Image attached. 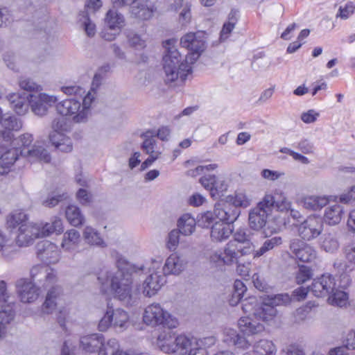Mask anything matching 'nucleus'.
I'll return each instance as SVG.
<instances>
[{
    "label": "nucleus",
    "instance_id": "nucleus-29",
    "mask_svg": "<svg viewBox=\"0 0 355 355\" xmlns=\"http://www.w3.org/2000/svg\"><path fill=\"white\" fill-rule=\"evenodd\" d=\"M80 243V235L78 231L71 229L67 231L62 238V248L69 252L77 251Z\"/></svg>",
    "mask_w": 355,
    "mask_h": 355
},
{
    "label": "nucleus",
    "instance_id": "nucleus-20",
    "mask_svg": "<svg viewBox=\"0 0 355 355\" xmlns=\"http://www.w3.org/2000/svg\"><path fill=\"white\" fill-rule=\"evenodd\" d=\"M205 40L201 33H189L184 35L180 40L181 45L192 52L191 56L198 58L205 49Z\"/></svg>",
    "mask_w": 355,
    "mask_h": 355
},
{
    "label": "nucleus",
    "instance_id": "nucleus-51",
    "mask_svg": "<svg viewBox=\"0 0 355 355\" xmlns=\"http://www.w3.org/2000/svg\"><path fill=\"white\" fill-rule=\"evenodd\" d=\"M274 193L275 194V207L280 211H288L291 207V203L284 193L279 189H275Z\"/></svg>",
    "mask_w": 355,
    "mask_h": 355
},
{
    "label": "nucleus",
    "instance_id": "nucleus-8",
    "mask_svg": "<svg viewBox=\"0 0 355 355\" xmlns=\"http://www.w3.org/2000/svg\"><path fill=\"white\" fill-rule=\"evenodd\" d=\"M92 105H85V98L83 103L75 98L62 101L56 105L57 112L62 116H72L75 123H85L90 114Z\"/></svg>",
    "mask_w": 355,
    "mask_h": 355
},
{
    "label": "nucleus",
    "instance_id": "nucleus-23",
    "mask_svg": "<svg viewBox=\"0 0 355 355\" xmlns=\"http://www.w3.org/2000/svg\"><path fill=\"white\" fill-rule=\"evenodd\" d=\"M187 261L185 258L177 253L171 254L166 259L164 265H162L161 270L165 275H178L185 268Z\"/></svg>",
    "mask_w": 355,
    "mask_h": 355
},
{
    "label": "nucleus",
    "instance_id": "nucleus-57",
    "mask_svg": "<svg viewBox=\"0 0 355 355\" xmlns=\"http://www.w3.org/2000/svg\"><path fill=\"white\" fill-rule=\"evenodd\" d=\"M275 194H266L256 207H260L261 210L266 211L267 214L271 211L272 208L275 207Z\"/></svg>",
    "mask_w": 355,
    "mask_h": 355
},
{
    "label": "nucleus",
    "instance_id": "nucleus-60",
    "mask_svg": "<svg viewBox=\"0 0 355 355\" xmlns=\"http://www.w3.org/2000/svg\"><path fill=\"white\" fill-rule=\"evenodd\" d=\"M218 168V164H210L205 166H198L194 169H191L187 171V175L191 177H196L200 174H203L205 171H214Z\"/></svg>",
    "mask_w": 355,
    "mask_h": 355
},
{
    "label": "nucleus",
    "instance_id": "nucleus-1",
    "mask_svg": "<svg viewBox=\"0 0 355 355\" xmlns=\"http://www.w3.org/2000/svg\"><path fill=\"white\" fill-rule=\"evenodd\" d=\"M30 275L31 280L20 278L16 281L15 286L20 300L24 303L33 302L38 298L41 289H48L42 311L51 313L62 295V288L57 284L56 271L46 265L37 264L31 268Z\"/></svg>",
    "mask_w": 355,
    "mask_h": 355
},
{
    "label": "nucleus",
    "instance_id": "nucleus-9",
    "mask_svg": "<svg viewBox=\"0 0 355 355\" xmlns=\"http://www.w3.org/2000/svg\"><path fill=\"white\" fill-rule=\"evenodd\" d=\"M63 116L55 118L53 120V131L49 135V139L58 150L64 153H69L73 149L72 141L64 132L70 130V124L68 120Z\"/></svg>",
    "mask_w": 355,
    "mask_h": 355
},
{
    "label": "nucleus",
    "instance_id": "nucleus-35",
    "mask_svg": "<svg viewBox=\"0 0 355 355\" xmlns=\"http://www.w3.org/2000/svg\"><path fill=\"white\" fill-rule=\"evenodd\" d=\"M251 352L254 355H275L277 349L271 340L261 339L253 344Z\"/></svg>",
    "mask_w": 355,
    "mask_h": 355
},
{
    "label": "nucleus",
    "instance_id": "nucleus-18",
    "mask_svg": "<svg viewBox=\"0 0 355 355\" xmlns=\"http://www.w3.org/2000/svg\"><path fill=\"white\" fill-rule=\"evenodd\" d=\"M0 124L4 130L1 131V136L3 141L10 142L13 137L12 131H18L22 128V121L14 116L3 114L0 107Z\"/></svg>",
    "mask_w": 355,
    "mask_h": 355
},
{
    "label": "nucleus",
    "instance_id": "nucleus-2",
    "mask_svg": "<svg viewBox=\"0 0 355 355\" xmlns=\"http://www.w3.org/2000/svg\"><path fill=\"white\" fill-rule=\"evenodd\" d=\"M33 141V135L25 133L0 146L2 151L6 150L0 157V175L7 173L19 155L29 156L45 163L50 162L51 156L43 146L34 145L29 148Z\"/></svg>",
    "mask_w": 355,
    "mask_h": 355
},
{
    "label": "nucleus",
    "instance_id": "nucleus-44",
    "mask_svg": "<svg viewBox=\"0 0 355 355\" xmlns=\"http://www.w3.org/2000/svg\"><path fill=\"white\" fill-rule=\"evenodd\" d=\"M255 317L260 320L268 322L272 320L277 315V309L270 305L268 302L259 304L257 312H254Z\"/></svg>",
    "mask_w": 355,
    "mask_h": 355
},
{
    "label": "nucleus",
    "instance_id": "nucleus-26",
    "mask_svg": "<svg viewBox=\"0 0 355 355\" xmlns=\"http://www.w3.org/2000/svg\"><path fill=\"white\" fill-rule=\"evenodd\" d=\"M105 338L100 334H92L82 336L80 339V348L88 353L99 351Z\"/></svg>",
    "mask_w": 355,
    "mask_h": 355
},
{
    "label": "nucleus",
    "instance_id": "nucleus-42",
    "mask_svg": "<svg viewBox=\"0 0 355 355\" xmlns=\"http://www.w3.org/2000/svg\"><path fill=\"white\" fill-rule=\"evenodd\" d=\"M13 306L12 303L0 304V337L6 324L14 318Z\"/></svg>",
    "mask_w": 355,
    "mask_h": 355
},
{
    "label": "nucleus",
    "instance_id": "nucleus-34",
    "mask_svg": "<svg viewBox=\"0 0 355 355\" xmlns=\"http://www.w3.org/2000/svg\"><path fill=\"white\" fill-rule=\"evenodd\" d=\"M268 214L266 211L261 210L260 207H254L249 214L250 227L259 230L265 226Z\"/></svg>",
    "mask_w": 355,
    "mask_h": 355
},
{
    "label": "nucleus",
    "instance_id": "nucleus-11",
    "mask_svg": "<svg viewBox=\"0 0 355 355\" xmlns=\"http://www.w3.org/2000/svg\"><path fill=\"white\" fill-rule=\"evenodd\" d=\"M193 345H198V343L194 338L179 335L173 341L166 340L161 343L159 347L165 353L186 355Z\"/></svg>",
    "mask_w": 355,
    "mask_h": 355
},
{
    "label": "nucleus",
    "instance_id": "nucleus-52",
    "mask_svg": "<svg viewBox=\"0 0 355 355\" xmlns=\"http://www.w3.org/2000/svg\"><path fill=\"white\" fill-rule=\"evenodd\" d=\"M79 23L80 26L84 29L88 37H93L96 34V25L92 21L88 16V13L83 12L80 15Z\"/></svg>",
    "mask_w": 355,
    "mask_h": 355
},
{
    "label": "nucleus",
    "instance_id": "nucleus-39",
    "mask_svg": "<svg viewBox=\"0 0 355 355\" xmlns=\"http://www.w3.org/2000/svg\"><path fill=\"white\" fill-rule=\"evenodd\" d=\"M105 24L111 30L121 31L124 24V17L116 10H110L106 14Z\"/></svg>",
    "mask_w": 355,
    "mask_h": 355
},
{
    "label": "nucleus",
    "instance_id": "nucleus-15",
    "mask_svg": "<svg viewBox=\"0 0 355 355\" xmlns=\"http://www.w3.org/2000/svg\"><path fill=\"white\" fill-rule=\"evenodd\" d=\"M335 286L334 277L330 274H324L313 280L310 290L315 297H322L330 295L334 291Z\"/></svg>",
    "mask_w": 355,
    "mask_h": 355
},
{
    "label": "nucleus",
    "instance_id": "nucleus-63",
    "mask_svg": "<svg viewBox=\"0 0 355 355\" xmlns=\"http://www.w3.org/2000/svg\"><path fill=\"white\" fill-rule=\"evenodd\" d=\"M236 263V271L239 275L243 277H247L250 276V272L251 270V262L246 261L243 263L238 261Z\"/></svg>",
    "mask_w": 355,
    "mask_h": 355
},
{
    "label": "nucleus",
    "instance_id": "nucleus-49",
    "mask_svg": "<svg viewBox=\"0 0 355 355\" xmlns=\"http://www.w3.org/2000/svg\"><path fill=\"white\" fill-rule=\"evenodd\" d=\"M166 1L170 6L171 10H175V9L172 8V6H171V3H173V4L174 3V0H166ZM182 1H183V0H182ZM178 8H182L181 11L180 12V15H179V21L182 25L185 26V25L188 24L191 21V13L190 6L188 5L182 6V2H181V5L179 6L176 8V10H178Z\"/></svg>",
    "mask_w": 355,
    "mask_h": 355
},
{
    "label": "nucleus",
    "instance_id": "nucleus-40",
    "mask_svg": "<svg viewBox=\"0 0 355 355\" xmlns=\"http://www.w3.org/2000/svg\"><path fill=\"white\" fill-rule=\"evenodd\" d=\"M15 251V241L11 236L0 230V255L8 257Z\"/></svg>",
    "mask_w": 355,
    "mask_h": 355
},
{
    "label": "nucleus",
    "instance_id": "nucleus-50",
    "mask_svg": "<svg viewBox=\"0 0 355 355\" xmlns=\"http://www.w3.org/2000/svg\"><path fill=\"white\" fill-rule=\"evenodd\" d=\"M331 294V295L328 298L329 304L340 307H343L346 305L348 296L345 292L334 289Z\"/></svg>",
    "mask_w": 355,
    "mask_h": 355
},
{
    "label": "nucleus",
    "instance_id": "nucleus-14",
    "mask_svg": "<svg viewBox=\"0 0 355 355\" xmlns=\"http://www.w3.org/2000/svg\"><path fill=\"white\" fill-rule=\"evenodd\" d=\"M110 66L108 64H104L98 69L95 73L91 88L85 96V105H92L96 100L98 90L107 78V73L110 71Z\"/></svg>",
    "mask_w": 355,
    "mask_h": 355
},
{
    "label": "nucleus",
    "instance_id": "nucleus-59",
    "mask_svg": "<svg viewBox=\"0 0 355 355\" xmlns=\"http://www.w3.org/2000/svg\"><path fill=\"white\" fill-rule=\"evenodd\" d=\"M230 241H236L239 245H248L252 248V243L250 242L249 236L245 231L242 229L238 230L234 234V239Z\"/></svg>",
    "mask_w": 355,
    "mask_h": 355
},
{
    "label": "nucleus",
    "instance_id": "nucleus-33",
    "mask_svg": "<svg viewBox=\"0 0 355 355\" xmlns=\"http://www.w3.org/2000/svg\"><path fill=\"white\" fill-rule=\"evenodd\" d=\"M343 213L342 205L337 203L329 205L325 209L324 220L329 225H336L340 222Z\"/></svg>",
    "mask_w": 355,
    "mask_h": 355
},
{
    "label": "nucleus",
    "instance_id": "nucleus-61",
    "mask_svg": "<svg viewBox=\"0 0 355 355\" xmlns=\"http://www.w3.org/2000/svg\"><path fill=\"white\" fill-rule=\"evenodd\" d=\"M180 232L178 230H173L170 232L168 236L167 248L171 251H174L179 244Z\"/></svg>",
    "mask_w": 355,
    "mask_h": 355
},
{
    "label": "nucleus",
    "instance_id": "nucleus-62",
    "mask_svg": "<svg viewBox=\"0 0 355 355\" xmlns=\"http://www.w3.org/2000/svg\"><path fill=\"white\" fill-rule=\"evenodd\" d=\"M128 38L130 46L136 49H142L146 46L145 40L137 34L130 33Z\"/></svg>",
    "mask_w": 355,
    "mask_h": 355
},
{
    "label": "nucleus",
    "instance_id": "nucleus-10",
    "mask_svg": "<svg viewBox=\"0 0 355 355\" xmlns=\"http://www.w3.org/2000/svg\"><path fill=\"white\" fill-rule=\"evenodd\" d=\"M162 268V262L153 260L148 268L150 275L146 278L142 285V293L144 296L151 297L157 294L166 284V276Z\"/></svg>",
    "mask_w": 355,
    "mask_h": 355
},
{
    "label": "nucleus",
    "instance_id": "nucleus-6",
    "mask_svg": "<svg viewBox=\"0 0 355 355\" xmlns=\"http://www.w3.org/2000/svg\"><path fill=\"white\" fill-rule=\"evenodd\" d=\"M252 252V248L248 245H239L236 241H229L223 251L214 252L210 255V262L216 266L223 265L232 266L236 263L239 259Z\"/></svg>",
    "mask_w": 355,
    "mask_h": 355
},
{
    "label": "nucleus",
    "instance_id": "nucleus-22",
    "mask_svg": "<svg viewBox=\"0 0 355 355\" xmlns=\"http://www.w3.org/2000/svg\"><path fill=\"white\" fill-rule=\"evenodd\" d=\"M37 255L46 264H53L59 260L57 246L48 241H44L37 244Z\"/></svg>",
    "mask_w": 355,
    "mask_h": 355
},
{
    "label": "nucleus",
    "instance_id": "nucleus-17",
    "mask_svg": "<svg viewBox=\"0 0 355 355\" xmlns=\"http://www.w3.org/2000/svg\"><path fill=\"white\" fill-rule=\"evenodd\" d=\"M199 181L205 189L210 191V194L213 198L219 197L220 194L226 191L228 187L224 178L216 177L214 175H205L200 178Z\"/></svg>",
    "mask_w": 355,
    "mask_h": 355
},
{
    "label": "nucleus",
    "instance_id": "nucleus-3",
    "mask_svg": "<svg viewBox=\"0 0 355 355\" xmlns=\"http://www.w3.org/2000/svg\"><path fill=\"white\" fill-rule=\"evenodd\" d=\"M102 284L110 282V292L114 298L127 306L138 304L141 293L139 286H134L132 274L129 270H119L115 273L106 270L98 277Z\"/></svg>",
    "mask_w": 355,
    "mask_h": 355
},
{
    "label": "nucleus",
    "instance_id": "nucleus-36",
    "mask_svg": "<svg viewBox=\"0 0 355 355\" xmlns=\"http://www.w3.org/2000/svg\"><path fill=\"white\" fill-rule=\"evenodd\" d=\"M83 238L85 241L90 245L99 248H105L107 244L101 237L100 233L94 228L87 226L83 231Z\"/></svg>",
    "mask_w": 355,
    "mask_h": 355
},
{
    "label": "nucleus",
    "instance_id": "nucleus-19",
    "mask_svg": "<svg viewBox=\"0 0 355 355\" xmlns=\"http://www.w3.org/2000/svg\"><path fill=\"white\" fill-rule=\"evenodd\" d=\"M38 238L40 233L37 224L28 223L18 229L15 243L19 247L28 246Z\"/></svg>",
    "mask_w": 355,
    "mask_h": 355
},
{
    "label": "nucleus",
    "instance_id": "nucleus-25",
    "mask_svg": "<svg viewBox=\"0 0 355 355\" xmlns=\"http://www.w3.org/2000/svg\"><path fill=\"white\" fill-rule=\"evenodd\" d=\"M240 211L231 203L225 202L215 206L214 215L221 222L231 225L239 217Z\"/></svg>",
    "mask_w": 355,
    "mask_h": 355
},
{
    "label": "nucleus",
    "instance_id": "nucleus-12",
    "mask_svg": "<svg viewBox=\"0 0 355 355\" xmlns=\"http://www.w3.org/2000/svg\"><path fill=\"white\" fill-rule=\"evenodd\" d=\"M29 97L28 101L33 112L40 116L46 114L49 108L58 101L56 96L44 93L29 94Z\"/></svg>",
    "mask_w": 355,
    "mask_h": 355
},
{
    "label": "nucleus",
    "instance_id": "nucleus-31",
    "mask_svg": "<svg viewBox=\"0 0 355 355\" xmlns=\"http://www.w3.org/2000/svg\"><path fill=\"white\" fill-rule=\"evenodd\" d=\"M28 223V216L23 209L13 210L6 217V227L8 229H19Z\"/></svg>",
    "mask_w": 355,
    "mask_h": 355
},
{
    "label": "nucleus",
    "instance_id": "nucleus-5",
    "mask_svg": "<svg viewBox=\"0 0 355 355\" xmlns=\"http://www.w3.org/2000/svg\"><path fill=\"white\" fill-rule=\"evenodd\" d=\"M142 318L146 325L153 327L161 326L175 329L179 324L178 319L157 302L151 303L145 307Z\"/></svg>",
    "mask_w": 355,
    "mask_h": 355
},
{
    "label": "nucleus",
    "instance_id": "nucleus-58",
    "mask_svg": "<svg viewBox=\"0 0 355 355\" xmlns=\"http://www.w3.org/2000/svg\"><path fill=\"white\" fill-rule=\"evenodd\" d=\"M236 19L234 17H229V21L225 23L220 31V40L225 41L228 37L232 30L234 28Z\"/></svg>",
    "mask_w": 355,
    "mask_h": 355
},
{
    "label": "nucleus",
    "instance_id": "nucleus-37",
    "mask_svg": "<svg viewBox=\"0 0 355 355\" xmlns=\"http://www.w3.org/2000/svg\"><path fill=\"white\" fill-rule=\"evenodd\" d=\"M40 238L46 237L55 232L60 234L63 231L62 221L60 218H54L51 223L37 224Z\"/></svg>",
    "mask_w": 355,
    "mask_h": 355
},
{
    "label": "nucleus",
    "instance_id": "nucleus-54",
    "mask_svg": "<svg viewBox=\"0 0 355 355\" xmlns=\"http://www.w3.org/2000/svg\"><path fill=\"white\" fill-rule=\"evenodd\" d=\"M292 300L291 297L287 293H281L268 297V302L272 306H282L289 304Z\"/></svg>",
    "mask_w": 355,
    "mask_h": 355
},
{
    "label": "nucleus",
    "instance_id": "nucleus-27",
    "mask_svg": "<svg viewBox=\"0 0 355 355\" xmlns=\"http://www.w3.org/2000/svg\"><path fill=\"white\" fill-rule=\"evenodd\" d=\"M223 341L230 346H235L242 349H247L250 346L249 341L245 338L241 336L235 329L231 328L224 330Z\"/></svg>",
    "mask_w": 355,
    "mask_h": 355
},
{
    "label": "nucleus",
    "instance_id": "nucleus-56",
    "mask_svg": "<svg viewBox=\"0 0 355 355\" xmlns=\"http://www.w3.org/2000/svg\"><path fill=\"white\" fill-rule=\"evenodd\" d=\"M313 277L312 270L306 266H300L298 271L296 273V282L302 284L309 280Z\"/></svg>",
    "mask_w": 355,
    "mask_h": 355
},
{
    "label": "nucleus",
    "instance_id": "nucleus-24",
    "mask_svg": "<svg viewBox=\"0 0 355 355\" xmlns=\"http://www.w3.org/2000/svg\"><path fill=\"white\" fill-rule=\"evenodd\" d=\"M238 327L244 335L248 336L259 334L265 329L258 318L252 315L241 317L238 320Z\"/></svg>",
    "mask_w": 355,
    "mask_h": 355
},
{
    "label": "nucleus",
    "instance_id": "nucleus-38",
    "mask_svg": "<svg viewBox=\"0 0 355 355\" xmlns=\"http://www.w3.org/2000/svg\"><path fill=\"white\" fill-rule=\"evenodd\" d=\"M302 203L306 209L318 211L329 203V199L326 196H309L302 199Z\"/></svg>",
    "mask_w": 355,
    "mask_h": 355
},
{
    "label": "nucleus",
    "instance_id": "nucleus-16",
    "mask_svg": "<svg viewBox=\"0 0 355 355\" xmlns=\"http://www.w3.org/2000/svg\"><path fill=\"white\" fill-rule=\"evenodd\" d=\"M290 250L302 262H311L317 257V252L310 245L295 239L291 241Z\"/></svg>",
    "mask_w": 355,
    "mask_h": 355
},
{
    "label": "nucleus",
    "instance_id": "nucleus-46",
    "mask_svg": "<svg viewBox=\"0 0 355 355\" xmlns=\"http://www.w3.org/2000/svg\"><path fill=\"white\" fill-rule=\"evenodd\" d=\"M282 243V239L280 236H274L266 240L261 248L253 253L254 258H258L266 254L267 252L279 246Z\"/></svg>",
    "mask_w": 355,
    "mask_h": 355
},
{
    "label": "nucleus",
    "instance_id": "nucleus-4",
    "mask_svg": "<svg viewBox=\"0 0 355 355\" xmlns=\"http://www.w3.org/2000/svg\"><path fill=\"white\" fill-rule=\"evenodd\" d=\"M176 40H167L163 42L166 53L163 57V69L165 73V81L173 83L178 79L182 82L191 73V63L188 62V57H183L175 46Z\"/></svg>",
    "mask_w": 355,
    "mask_h": 355
},
{
    "label": "nucleus",
    "instance_id": "nucleus-30",
    "mask_svg": "<svg viewBox=\"0 0 355 355\" xmlns=\"http://www.w3.org/2000/svg\"><path fill=\"white\" fill-rule=\"evenodd\" d=\"M141 137L144 139L141 148L146 154L156 156L161 155L162 152L157 145L154 130H148L142 133Z\"/></svg>",
    "mask_w": 355,
    "mask_h": 355
},
{
    "label": "nucleus",
    "instance_id": "nucleus-32",
    "mask_svg": "<svg viewBox=\"0 0 355 355\" xmlns=\"http://www.w3.org/2000/svg\"><path fill=\"white\" fill-rule=\"evenodd\" d=\"M232 232L233 228L231 225L221 221L215 222L211 227V237L213 241H222L228 239Z\"/></svg>",
    "mask_w": 355,
    "mask_h": 355
},
{
    "label": "nucleus",
    "instance_id": "nucleus-48",
    "mask_svg": "<svg viewBox=\"0 0 355 355\" xmlns=\"http://www.w3.org/2000/svg\"><path fill=\"white\" fill-rule=\"evenodd\" d=\"M230 202L236 209L246 208L251 204V198L243 191H236L234 195L228 197Z\"/></svg>",
    "mask_w": 355,
    "mask_h": 355
},
{
    "label": "nucleus",
    "instance_id": "nucleus-45",
    "mask_svg": "<svg viewBox=\"0 0 355 355\" xmlns=\"http://www.w3.org/2000/svg\"><path fill=\"white\" fill-rule=\"evenodd\" d=\"M321 248L329 253H334L339 248V242L335 233L324 234L321 238Z\"/></svg>",
    "mask_w": 355,
    "mask_h": 355
},
{
    "label": "nucleus",
    "instance_id": "nucleus-41",
    "mask_svg": "<svg viewBox=\"0 0 355 355\" xmlns=\"http://www.w3.org/2000/svg\"><path fill=\"white\" fill-rule=\"evenodd\" d=\"M196 220L189 214H183L178 221V231L183 235H191L196 228Z\"/></svg>",
    "mask_w": 355,
    "mask_h": 355
},
{
    "label": "nucleus",
    "instance_id": "nucleus-21",
    "mask_svg": "<svg viewBox=\"0 0 355 355\" xmlns=\"http://www.w3.org/2000/svg\"><path fill=\"white\" fill-rule=\"evenodd\" d=\"M157 11L155 4L150 0H136L130 6V13L140 20H148Z\"/></svg>",
    "mask_w": 355,
    "mask_h": 355
},
{
    "label": "nucleus",
    "instance_id": "nucleus-43",
    "mask_svg": "<svg viewBox=\"0 0 355 355\" xmlns=\"http://www.w3.org/2000/svg\"><path fill=\"white\" fill-rule=\"evenodd\" d=\"M65 216L67 221L74 227L82 225L85 223V216L81 213L79 207L75 205H69L65 210Z\"/></svg>",
    "mask_w": 355,
    "mask_h": 355
},
{
    "label": "nucleus",
    "instance_id": "nucleus-64",
    "mask_svg": "<svg viewBox=\"0 0 355 355\" xmlns=\"http://www.w3.org/2000/svg\"><path fill=\"white\" fill-rule=\"evenodd\" d=\"M343 253L348 263L355 264V243L346 245L343 249Z\"/></svg>",
    "mask_w": 355,
    "mask_h": 355
},
{
    "label": "nucleus",
    "instance_id": "nucleus-13",
    "mask_svg": "<svg viewBox=\"0 0 355 355\" xmlns=\"http://www.w3.org/2000/svg\"><path fill=\"white\" fill-rule=\"evenodd\" d=\"M323 228L321 218L316 216H309L298 227V233L304 240H311L319 236Z\"/></svg>",
    "mask_w": 355,
    "mask_h": 355
},
{
    "label": "nucleus",
    "instance_id": "nucleus-28",
    "mask_svg": "<svg viewBox=\"0 0 355 355\" xmlns=\"http://www.w3.org/2000/svg\"><path fill=\"white\" fill-rule=\"evenodd\" d=\"M8 101H9L10 107L19 115L25 114L30 105L28 100L30 99L28 95H21L17 93H13L8 96Z\"/></svg>",
    "mask_w": 355,
    "mask_h": 355
},
{
    "label": "nucleus",
    "instance_id": "nucleus-53",
    "mask_svg": "<svg viewBox=\"0 0 355 355\" xmlns=\"http://www.w3.org/2000/svg\"><path fill=\"white\" fill-rule=\"evenodd\" d=\"M259 306L255 297H249L241 301V309L245 313H248V315L255 317L254 312H257Z\"/></svg>",
    "mask_w": 355,
    "mask_h": 355
},
{
    "label": "nucleus",
    "instance_id": "nucleus-47",
    "mask_svg": "<svg viewBox=\"0 0 355 355\" xmlns=\"http://www.w3.org/2000/svg\"><path fill=\"white\" fill-rule=\"evenodd\" d=\"M67 198V193L60 190H55L49 193L45 199H42V205L46 207H53L60 201Z\"/></svg>",
    "mask_w": 355,
    "mask_h": 355
},
{
    "label": "nucleus",
    "instance_id": "nucleus-55",
    "mask_svg": "<svg viewBox=\"0 0 355 355\" xmlns=\"http://www.w3.org/2000/svg\"><path fill=\"white\" fill-rule=\"evenodd\" d=\"M19 85L21 89L28 92H39L42 89L40 85L28 77H21L19 80Z\"/></svg>",
    "mask_w": 355,
    "mask_h": 355
},
{
    "label": "nucleus",
    "instance_id": "nucleus-7",
    "mask_svg": "<svg viewBox=\"0 0 355 355\" xmlns=\"http://www.w3.org/2000/svg\"><path fill=\"white\" fill-rule=\"evenodd\" d=\"M128 323V312L121 308L114 309L112 304L108 302L105 313L99 320L98 329L103 332L112 327L116 331H123L127 329Z\"/></svg>",
    "mask_w": 355,
    "mask_h": 355
}]
</instances>
